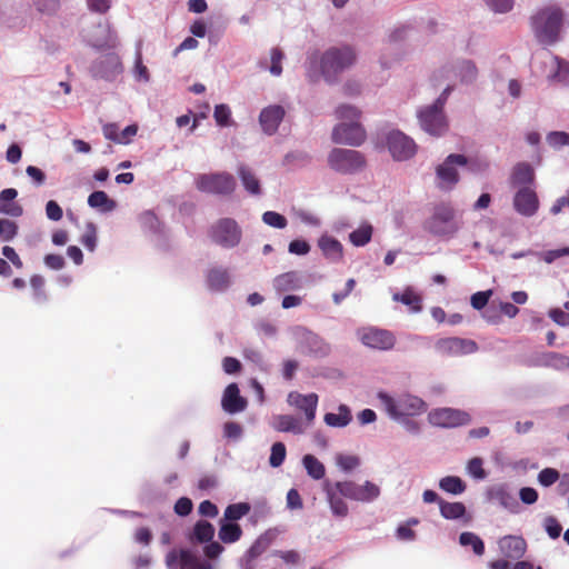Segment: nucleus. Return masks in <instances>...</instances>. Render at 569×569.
<instances>
[{"instance_id": "f257e3e1", "label": "nucleus", "mask_w": 569, "mask_h": 569, "mask_svg": "<svg viewBox=\"0 0 569 569\" xmlns=\"http://www.w3.org/2000/svg\"><path fill=\"white\" fill-rule=\"evenodd\" d=\"M307 60L311 69L339 71L353 67L357 60V53L355 49L349 46L330 47L325 51H310Z\"/></svg>"}, {"instance_id": "f03ea898", "label": "nucleus", "mask_w": 569, "mask_h": 569, "mask_svg": "<svg viewBox=\"0 0 569 569\" xmlns=\"http://www.w3.org/2000/svg\"><path fill=\"white\" fill-rule=\"evenodd\" d=\"M563 11L556 6L540 9L531 17V28L539 42L551 44L559 40L563 24Z\"/></svg>"}, {"instance_id": "7ed1b4c3", "label": "nucleus", "mask_w": 569, "mask_h": 569, "mask_svg": "<svg viewBox=\"0 0 569 569\" xmlns=\"http://www.w3.org/2000/svg\"><path fill=\"white\" fill-rule=\"evenodd\" d=\"M450 91L451 87H447L432 104L420 108L417 113L421 129L431 136L440 137L448 131L449 123L443 107Z\"/></svg>"}, {"instance_id": "20e7f679", "label": "nucleus", "mask_w": 569, "mask_h": 569, "mask_svg": "<svg viewBox=\"0 0 569 569\" xmlns=\"http://www.w3.org/2000/svg\"><path fill=\"white\" fill-rule=\"evenodd\" d=\"M423 228L436 237H453L460 229L453 206L450 202L435 204Z\"/></svg>"}, {"instance_id": "39448f33", "label": "nucleus", "mask_w": 569, "mask_h": 569, "mask_svg": "<svg viewBox=\"0 0 569 569\" xmlns=\"http://www.w3.org/2000/svg\"><path fill=\"white\" fill-rule=\"evenodd\" d=\"M378 397L388 415L395 419L419 416L427 409L425 401L417 396L402 395L396 399L380 392Z\"/></svg>"}, {"instance_id": "423d86ee", "label": "nucleus", "mask_w": 569, "mask_h": 569, "mask_svg": "<svg viewBox=\"0 0 569 569\" xmlns=\"http://www.w3.org/2000/svg\"><path fill=\"white\" fill-rule=\"evenodd\" d=\"M328 163L337 172L351 174L365 168L366 159L357 150L335 148L328 156Z\"/></svg>"}, {"instance_id": "0eeeda50", "label": "nucleus", "mask_w": 569, "mask_h": 569, "mask_svg": "<svg viewBox=\"0 0 569 569\" xmlns=\"http://www.w3.org/2000/svg\"><path fill=\"white\" fill-rule=\"evenodd\" d=\"M197 188L207 193L231 194L236 189V180L228 172L204 173L196 179Z\"/></svg>"}, {"instance_id": "6e6552de", "label": "nucleus", "mask_w": 569, "mask_h": 569, "mask_svg": "<svg viewBox=\"0 0 569 569\" xmlns=\"http://www.w3.org/2000/svg\"><path fill=\"white\" fill-rule=\"evenodd\" d=\"M210 237L213 242L223 248H233L241 240V229L236 220L222 218L211 227Z\"/></svg>"}, {"instance_id": "1a4fd4ad", "label": "nucleus", "mask_w": 569, "mask_h": 569, "mask_svg": "<svg viewBox=\"0 0 569 569\" xmlns=\"http://www.w3.org/2000/svg\"><path fill=\"white\" fill-rule=\"evenodd\" d=\"M428 419L431 425L442 428H456L471 420L468 412L453 408L435 409L429 412Z\"/></svg>"}, {"instance_id": "9d476101", "label": "nucleus", "mask_w": 569, "mask_h": 569, "mask_svg": "<svg viewBox=\"0 0 569 569\" xmlns=\"http://www.w3.org/2000/svg\"><path fill=\"white\" fill-rule=\"evenodd\" d=\"M455 164L467 166L468 159L463 154H449L443 163L436 169L437 177L440 180V187L451 189L459 181V174Z\"/></svg>"}, {"instance_id": "9b49d317", "label": "nucleus", "mask_w": 569, "mask_h": 569, "mask_svg": "<svg viewBox=\"0 0 569 569\" xmlns=\"http://www.w3.org/2000/svg\"><path fill=\"white\" fill-rule=\"evenodd\" d=\"M388 149L395 160L411 158L417 151L415 141L401 131H392L387 137Z\"/></svg>"}, {"instance_id": "f8f14e48", "label": "nucleus", "mask_w": 569, "mask_h": 569, "mask_svg": "<svg viewBox=\"0 0 569 569\" xmlns=\"http://www.w3.org/2000/svg\"><path fill=\"white\" fill-rule=\"evenodd\" d=\"M366 140V131L359 122L337 124L332 130V141L340 144L360 146Z\"/></svg>"}, {"instance_id": "ddd939ff", "label": "nucleus", "mask_w": 569, "mask_h": 569, "mask_svg": "<svg viewBox=\"0 0 569 569\" xmlns=\"http://www.w3.org/2000/svg\"><path fill=\"white\" fill-rule=\"evenodd\" d=\"M435 347L443 356H462L478 350V346L473 340L458 337L439 339Z\"/></svg>"}, {"instance_id": "4468645a", "label": "nucleus", "mask_w": 569, "mask_h": 569, "mask_svg": "<svg viewBox=\"0 0 569 569\" xmlns=\"http://www.w3.org/2000/svg\"><path fill=\"white\" fill-rule=\"evenodd\" d=\"M359 337L365 346L378 350H390L396 343L393 333L386 329H363L359 332Z\"/></svg>"}, {"instance_id": "2eb2a0df", "label": "nucleus", "mask_w": 569, "mask_h": 569, "mask_svg": "<svg viewBox=\"0 0 569 569\" xmlns=\"http://www.w3.org/2000/svg\"><path fill=\"white\" fill-rule=\"evenodd\" d=\"M287 401L290 406L303 411L308 425L313 422L318 406V396L316 393L301 395L297 391H291L288 395Z\"/></svg>"}, {"instance_id": "dca6fc26", "label": "nucleus", "mask_w": 569, "mask_h": 569, "mask_svg": "<svg viewBox=\"0 0 569 569\" xmlns=\"http://www.w3.org/2000/svg\"><path fill=\"white\" fill-rule=\"evenodd\" d=\"M89 43L98 49H111L118 43L117 34L109 23H99L88 34Z\"/></svg>"}, {"instance_id": "f3484780", "label": "nucleus", "mask_w": 569, "mask_h": 569, "mask_svg": "<svg viewBox=\"0 0 569 569\" xmlns=\"http://www.w3.org/2000/svg\"><path fill=\"white\" fill-rule=\"evenodd\" d=\"M513 207L522 216H533L539 207V200L533 190L529 187H523L515 194Z\"/></svg>"}, {"instance_id": "a211bd4d", "label": "nucleus", "mask_w": 569, "mask_h": 569, "mask_svg": "<svg viewBox=\"0 0 569 569\" xmlns=\"http://www.w3.org/2000/svg\"><path fill=\"white\" fill-rule=\"evenodd\" d=\"M284 114V109L278 104L263 108L259 116V122L263 132L269 136L276 133L279 124L283 120Z\"/></svg>"}, {"instance_id": "6ab92c4d", "label": "nucleus", "mask_w": 569, "mask_h": 569, "mask_svg": "<svg viewBox=\"0 0 569 569\" xmlns=\"http://www.w3.org/2000/svg\"><path fill=\"white\" fill-rule=\"evenodd\" d=\"M221 406L228 413H237L246 409L247 400L240 396L237 383L227 386L222 396Z\"/></svg>"}, {"instance_id": "aec40b11", "label": "nucleus", "mask_w": 569, "mask_h": 569, "mask_svg": "<svg viewBox=\"0 0 569 569\" xmlns=\"http://www.w3.org/2000/svg\"><path fill=\"white\" fill-rule=\"evenodd\" d=\"M499 548L506 558L518 560L523 557L527 549V542L521 537L506 536L500 539Z\"/></svg>"}, {"instance_id": "412c9836", "label": "nucleus", "mask_w": 569, "mask_h": 569, "mask_svg": "<svg viewBox=\"0 0 569 569\" xmlns=\"http://www.w3.org/2000/svg\"><path fill=\"white\" fill-rule=\"evenodd\" d=\"M18 192L13 188H7L3 189L0 192V213H4L10 217H20L23 212L22 207L13 202V200L17 198Z\"/></svg>"}, {"instance_id": "4be33fe9", "label": "nucleus", "mask_w": 569, "mask_h": 569, "mask_svg": "<svg viewBox=\"0 0 569 569\" xmlns=\"http://www.w3.org/2000/svg\"><path fill=\"white\" fill-rule=\"evenodd\" d=\"M536 366L555 370H566L569 369V357L553 351L543 352L537 357Z\"/></svg>"}, {"instance_id": "5701e85b", "label": "nucleus", "mask_w": 569, "mask_h": 569, "mask_svg": "<svg viewBox=\"0 0 569 569\" xmlns=\"http://www.w3.org/2000/svg\"><path fill=\"white\" fill-rule=\"evenodd\" d=\"M489 497L491 500L497 501L503 508L516 512L519 503L513 495L509 491L506 485H499L490 489Z\"/></svg>"}, {"instance_id": "b1692460", "label": "nucleus", "mask_w": 569, "mask_h": 569, "mask_svg": "<svg viewBox=\"0 0 569 569\" xmlns=\"http://www.w3.org/2000/svg\"><path fill=\"white\" fill-rule=\"evenodd\" d=\"M272 426L279 432H292L295 435L305 432L301 421L291 415L276 416Z\"/></svg>"}, {"instance_id": "393cba45", "label": "nucleus", "mask_w": 569, "mask_h": 569, "mask_svg": "<svg viewBox=\"0 0 569 569\" xmlns=\"http://www.w3.org/2000/svg\"><path fill=\"white\" fill-rule=\"evenodd\" d=\"M208 287L213 291H223L230 284V276L227 269L212 268L207 273Z\"/></svg>"}, {"instance_id": "a878e982", "label": "nucleus", "mask_w": 569, "mask_h": 569, "mask_svg": "<svg viewBox=\"0 0 569 569\" xmlns=\"http://www.w3.org/2000/svg\"><path fill=\"white\" fill-rule=\"evenodd\" d=\"M238 176L242 186L250 194L258 196L261 193L260 181L249 167L244 164L239 166Z\"/></svg>"}, {"instance_id": "bb28decb", "label": "nucleus", "mask_w": 569, "mask_h": 569, "mask_svg": "<svg viewBox=\"0 0 569 569\" xmlns=\"http://www.w3.org/2000/svg\"><path fill=\"white\" fill-rule=\"evenodd\" d=\"M319 247L329 260L337 262L342 259L343 248L337 239L332 237H322L319 240Z\"/></svg>"}, {"instance_id": "cd10ccee", "label": "nucleus", "mask_w": 569, "mask_h": 569, "mask_svg": "<svg viewBox=\"0 0 569 569\" xmlns=\"http://www.w3.org/2000/svg\"><path fill=\"white\" fill-rule=\"evenodd\" d=\"M325 491L327 493V498L333 515L338 517H346L348 515V506L340 497L335 486L329 485L328 482L325 486Z\"/></svg>"}, {"instance_id": "c85d7f7f", "label": "nucleus", "mask_w": 569, "mask_h": 569, "mask_svg": "<svg viewBox=\"0 0 569 569\" xmlns=\"http://www.w3.org/2000/svg\"><path fill=\"white\" fill-rule=\"evenodd\" d=\"M219 539L224 543H233L242 536V529L238 523L220 520Z\"/></svg>"}, {"instance_id": "c756f323", "label": "nucleus", "mask_w": 569, "mask_h": 569, "mask_svg": "<svg viewBox=\"0 0 569 569\" xmlns=\"http://www.w3.org/2000/svg\"><path fill=\"white\" fill-rule=\"evenodd\" d=\"M273 287L278 292L296 290L300 287L298 273L295 271L279 274L273 280Z\"/></svg>"}, {"instance_id": "7c9ffc66", "label": "nucleus", "mask_w": 569, "mask_h": 569, "mask_svg": "<svg viewBox=\"0 0 569 569\" xmlns=\"http://www.w3.org/2000/svg\"><path fill=\"white\" fill-rule=\"evenodd\" d=\"M350 409L346 405H340L338 412H328L325 415V422L331 427H346L351 421Z\"/></svg>"}, {"instance_id": "2f4dec72", "label": "nucleus", "mask_w": 569, "mask_h": 569, "mask_svg": "<svg viewBox=\"0 0 569 569\" xmlns=\"http://www.w3.org/2000/svg\"><path fill=\"white\" fill-rule=\"evenodd\" d=\"M373 233V228L370 223H362L358 229L349 234L350 242L356 247H363L370 242Z\"/></svg>"}, {"instance_id": "473e14b6", "label": "nucleus", "mask_w": 569, "mask_h": 569, "mask_svg": "<svg viewBox=\"0 0 569 569\" xmlns=\"http://www.w3.org/2000/svg\"><path fill=\"white\" fill-rule=\"evenodd\" d=\"M302 463L307 473L315 480H320L326 475V468L313 455H306L302 458Z\"/></svg>"}, {"instance_id": "72a5a7b5", "label": "nucleus", "mask_w": 569, "mask_h": 569, "mask_svg": "<svg viewBox=\"0 0 569 569\" xmlns=\"http://www.w3.org/2000/svg\"><path fill=\"white\" fill-rule=\"evenodd\" d=\"M214 536V527L206 521V520H199L194 527L192 532V539L196 541L203 543L209 542L212 540Z\"/></svg>"}, {"instance_id": "f704fd0d", "label": "nucleus", "mask_w": 569, "mask_h": 569, "mask_svg": "<svg viewBox=\"0 0 569 569\" xmlns=\"http://www.w3.org/2000/svg\"><path fill=\"white\" fill-rule=\"evenodd\" d=\"M88 204L91 208L100 209L102 211H110L116 206L114 201L111 200L104 191H93L88 197Z\"/></svg>"}, {"instance_id": "c9c22d12", "label": "nucleus", "mask_w": 569, "mask_h": 569, "mask_svg": "<svg viewBox=\"0 0 569 569\" xmlns=\"http://www.w3.org/2000/svg\"><path fill=\"white\" fill-rule=\"evenodd\" d=\"M440 513L446 519H458L466 513V507L462 502H447L439 500Z\"/></svg>"}, {"instance_id": "e433bc0d", "label": "nucleus", "mask_w": 569, "mask_h": 569, "mask_svg": "<svg viewBox=\"0 0 569 569\" xmlns=\"http://www.w3.org/2000/svg\"><path fill=\"white\" fill-rule=\"evenodd\" d=\"M393 299L408 306L413 312H418L422 308L421 297L410 288L406 289L402 293H396Z\"/></svg>"}, {"instance_id": "4c0bfd02", "label": "nucleus", "mask_w": 569, "mask_h": 569, "mask_svg": "<svg viewBox=\"0 0 569 569\" xmlns=\"http://www.w3.org/2000/svg\"><path fill=\"white\" fill-rule=\"evenodd\" d=\"M335 489L339 492V495L357 501H362V496L360 493V486L353 481H338L335 485Z\"/></svg>"}, {"instance_id": "58836bf2", "label": "nucleus", "mask_w": 569, "mask_h": 569, "mask_svg": "<svg viewBox=\"0 0 569 569\" xmlns=\"http://www.w3.org/2000/svg\"><path fill=\"white\" fill-rule=\"evenodd\" d=\"M533 179V171L528 163H518L512 172L513 184H526L530 183Z\"/></svg>"}, {"instance_id": "ea45409f", "label": "nucleus", "mask_w": 569, "mask_h": 569, "mask_svg": "<svg viewBox=\"0 0 569 569\" xmlns=\"http://www.w3.org/2000/svg\"><path fill=\"white\" fill-rule=\"evenodd\" d=\"M250 511V505L247 502H239L229 505L223 515V520L226 521H237L244 517Z\"/></svg>"}, {"instance_id": "a19ab883", "label": "nucleus", "mask_w": 569, "mask_h": 569, "mask_svg": "<svg viewBox=\"0 0 569 569\" xmlns=\"http://www.w3.org/2000/svg\"><path fill=\"white\" fill-rule=\"evenodd\" d=\"M439 487L449 493L459 495L466 490V483L456 476H447L439 482Z\"/></svg>"}, {"instance_id": "79ce46f5", "label": "nucleus", "mask_w": 569, "mask_h": 569, "mask_svg": "<svg viewBox=\"0 0 569 569\" xmlns=\"http://www.w3.org/2000/svg\"><path fill=\"white\" fill-rule=\"evenodd\" d=\"M459 542L461 546H471L472 547V550L473 552L477 555V556H482L485 553V543L483 541L481 540L480 537H478L476 533L473 532H462L459 537Z\"/></svg>"}, {"instance_id": "37998d69", "label": "nucleus", "mask_w": 569, "mask_h": 569, "mask_svg": "<svg viewBox=\"0 0 569 569\" xmlns=\"http://www.w3.org/2000/svg\"><path fill=\"white\" fill-rule=\"evenodd\" d=\"M336 116L340 120H349L350 122H358L361 112L358 108L350 104H341L336 109Z\"/></svg>"}, {"instance_id": "c03bdc74", "label": "nucleus", "mask_w": 569, "mask_h": 569, "mask_svg": "<svg viewBox=\"0 0 569 569\" xmlns=\"http://www.w3.org/2000/svg\"><path fill=\"white\" fill-rule=\"evenodd\" d=\"M80 241L89 251H94L97 246V226L93 222L86 224V230Z\"/></svg>"}, {"instance_id": "a18cd8bd", "label": "nucleus", "mask_w": 569, "mask_h": 569, "mask_svg": "<svg viewBox=\"0 0 569 569\" xmlns=\"http://www.w3.org/2000/svg\"><path fill=\"white\" fill-rule=\"evenodd\" d=\"M214 120L220 127H229L233 123L231 120V110L224 104H217L213 112Z\"/></svg>"}, {"instance_id": "49530a36", "label": "nucleus", "mask_w": 569, "mask_h": 569, "mask_svg": "<svg viewBox=\"0 0 569 569\" xmlns=\"http://www.w3.org/2000/svg\"><path fill=\"white\" fill-rule=\"evenodd\" d=\"M543 63L546 68H550L551 71H569V63L558 57L552 56L550 52H543Z\"/></svg>"}, {"instance_id": "de8ad7c7", "label": "nucleus", "mask_w": 569, "mask_h": 569, "mask_svg": "<svg viewBox=\"0 0 569 569\" xmlns=\"http://www.w3.org/2000/svg\"><path fill=\"white\" fill-rule=\"evenodd\" d=\"M487 8L493 13H508L513 9L515 0H483Z\"/></svg>"}, {"instance_id": "09e8293b", "label": "nucleus", "mask_w": 569, "mask_h": 569, "mask_svg": "<svg viewBox=\"0 0 569 569\" xmlns=\"http://www.w3.org/2000/svg\"><path fill=\"white\" fill-rule=\"evenodd\" d=\"M191 552L188 549H172L166 556V566L168 569H183V553Z\"/></svg>"}, {"instance_id": "8fccbe9b", "label": "nucleus", "mask_w": 569, "mask_h": 569, "mask_svg": "<svg viewBox=\"0 0 569 569\" xmlns=\"http://www.w3.org/2000/svg\"><path fill=\"white\" fill-rule=\"evenodd\" d=\"M62 0H33L36 10L42 14L52 16L59 8Z\"/></svg>"}, {"instance_id": "3c124183", "label": "nucleus", "mask_w": 569, "mask_h": 569, "mask_svg": "<svg viewBox=\"0 0 569 569\" xmlns=\"http://www.w3.org/2000/svg\"><path fill=\"white\" fill-rule=\"evenodd\" d=\"M262 221L277 229H283L288 224L287 218L276 211H266L262 214Z\"/></svg>"}, {"instance_id": "603ef678", "label": "nucleus", "mask_w": 569, "mask_h": 569, "mask_svg": "<svg viewBox=\"0 0 569 569\" xmlns=\"http://www.w3.org/2000/svg\"><path fill=\"white\" fill-rule=\"evenodd\" d=\"M18 233V224L8 219H0V239L3 241L12 240Z\"/></svg>"}, {"instance_id": "864d4df0", "label": "nucleus", "mask_w": 569, "mask_h": 569, "mask_svg": "<svg viewBox=\"0 0 569 569\" xmlns=\"http://www.w3.org/2000/svg\"><path fill=\"white\" fill-rule=\"evenodd\" d=\"M286 458V446L282 442H274L271 447L269 463L271 467H280Z\"/></svg>"}, {"instance_id": "5fc2aeb1", "label": "nucleus", "mask_w": 569, "mask_h": 569, "mask_svg": "<svg viewBox=\"0 0 569 569\" xmlns=\"http://www.w3.org/2000/svg\"><path fill=\"white\" fill-rule=\"evenodd\" d=\"M183 569H213L208 562H201L193 552L183 553Z\"/></svg>"}, {"instance_id": "6e6d98bb", "label": "nucleus", "mask_w": 569, "mask_h": 569, "mask_svg": "<svg viewBox=\"0 0 569 569\" xmlns=\"http://www.w3.org/2000/svg\"><path fill=\"white\" fill-rule=\"evenodd\" d=\"M418 523V519L411 518L407 521L406 525H400L397 528V537L400 540H413L416 538V532L410 528V526H416Z\"/></svg>"}, {"instance_id": "4d7b16f0", "label": "nucleus", "mask_w": 569, "mask_h": 569, "mask_svg": "<svg viewBox=\"0 0 569 569\" xmlns=\"http://www.w3.org/2000/svg\"><path fill=\"white\" fill-rule=\"evenodd\" d=\"M560 475L559 471L553 468H545L538 475V481L543 487H549L553 485Z\"/></svg>"}, {"instance_id": "13d9d810", "label": "nucleus", "mask_w": 569, "mask_h": 569, "mask_svg": "<svg viewBox=\"0 0 569 569\" xmlns=\"http://www.w3.org/2000/svg\"><path fill=\"white\" fill-rule=\"evenodd\" d=\"M360 493L362 496V502H368L379 497L380 489L373 482L366 481L363 486H360Z\"/></svg>"}, {"instance_id": "bf43d9fd", "label": "nucleus", "mask_w": 569, "mask_h": 569, "mask_svg": "<svg viewBox=\"0 0 569 569\" xmlns=\"http://www.w3.org/2000/svg\"><path fill=\"white\" fill-rule=\"evenodd\" d=\"M548 143L553 148L569 146V133L563 131H553L547 136Z\"/></svg>"}, {"instance_id": "052dcab7", "label": "nucleus", "mask_w": 569, "mask_h": 569, "mask_svg": "<svg viewBox=\"0 0 569 569\" xmlns=\"http://www.w3.org/2000/svg\"><path fill=\"white\" fill-rule=\"evenodd\" d=\"M359 463H360V460L357 456L339 455L337 457V465L343 471H351L352 469L357 468L359 466Z\"/></svg>"}, {"instance_id": "680f3d73", "label": "nucleus", "mask_w": 569, "mask_h": 569, "mask_svg": "<svg viewBox=\"0 0 569 569\" xmlns=\"http://www.w3.org/2000/svg\"><path fill=\"white\" fill-rule=\"evenodd\" d=\"M545 529L550 538L557 539L560 537L562 527L555 517L549 516L545 519Z\"/></svg>"}, {"instance_id": "e2e57ef3", "label": "nucleus", "mask_w": 569, "mask_h": 569, "mask_svg": "<svg viewBox=\"0 0 569 569\" xmlns=\"http://www.w3.org/2000/svg\"><path fill=\"white\" fill-rule=\"evenodd\" d=\"M491 293H492L491 290L478 291V292L473 293L471 296V306L477 310H481L488 303Z\"/></svg>"}, {"instance_id": "0e129e2a", "label": "nucleus", "mask_w": 569, "mask_h": 569, "mask_svg": "<svg viewBox=\"0 0 569 569\" xmlns=\"http://www.w3.org/2000/svg\"><path fill=\"white\" fill-rule=\"evenodd\" d=\"M46 214L48 219L59 221L62 219L63 211L57 201L49 200L46 204Z\"/></svg>"}, {"instance_id": "69168bd1", "label": "nucleus", "mask_w": 569, "mask_h": 569, "mask_svg": "<svg viewBox=\"0 0 569 569\" xmlns=\"http://www.w3.org/2000/svg\"><path fill=\"white\" fill-rule=\"evenodd\" d=\"M468 471L470 475H472L475 478L483 479L486 477V471L482 468V459L480 458H472L468 462Z\"/></svg>"}, {"instance_id": "338daca9", "label": "nucleus", "mask_w": 569, "mask_h": 569, "mask_svg": "<svg viewBox=\"0 0 569 569\" xmlns=\"http://www.w3.org/2000/svg\"><path fill=\"white\" fill-rule=\"evenodd\" d=\"M569 256V247H563L560 249L548 250L542 253V260L547 263H552L559 258Z\"/></svg>"}, {"instance_id": "774afa93", "label": "nucleus", "mask_w": 569, "mask_h": 569, "mask_svg": "<svg viewBox=\"0 0 569 569\" xmlns=\"http://www.w3.org/2000/svg\"><path fill=\"white\" fill-rule=\"evenodd\" d=\"M192 501L187 497H181L174 503V512L181 517L188 516L192 511Z\"/></svg>"}]
</instances>
